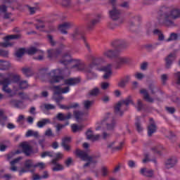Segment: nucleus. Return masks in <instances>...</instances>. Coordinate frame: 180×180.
I'll list each match as a JSON object with an SVG mask.
<instances>
[{
  "label": "nucleus",
  "mask_w": 180,
  "mask_h": 180,
  "mask_svg": "<svg viewBox=\"0 0 180 180\" xmlns=\"http://www.w3.org/2000/svg\"><path fill=\"white\" fill-rule=\"evenodd\" d=\"M103 56H101L98 58L94 59L93 62L89 65L87 68V72L89 75H94V77H96V75L94 74V72L91 70H96V71H100L105 72L103 77L104 79H108L112 77V64H108L106 66H103L100 68L98 65L101 64H105L106 63L107 58H115V68H119L123 64H127V63H130V58L129 57H122L119 56V51L116 49H107L103 53Z\"/></svg>",
  "instance_id": "1"
},
{
  "label": "nucleus",
  "mask_w": 180,
  "mask_h": 180,
  "mask_svg": "<svg viewBox=\"0 0 180 180\" xmlns=\"http://www.w3.org/2000/svg\"><path fill=\"white\" fill-rule=\"evenodd\" d=\"M59 63L63 65H70V64H72V67L65 68L63 70L56 69L49 73L45 74L44 77L47 78L50 84L61 82V81H64V75H70L74 71H82L84 67L82 60L72 58L70 53H65L62 55Z\"/></svg>",
  "instance_id": "2"
},
{
  "label": "nucleus",
  "mask_w": 180,
  "mask_h": 180,
  "mask_svg": "<svg viewBox=\"0 0 180 180\" xmlns=\"http://www.w3.org/2000/svg\"><path fill=\"white\" fill-rule=\"evenodd\" d=\"M0 85H2L3 91L6 94H12V90L9 88L11 84H18L20 81V76L12 72L7 75L0 73Z\"/></svg>",
  "instance_id": "3"
},
{
  "label": "nucleus",
  "mask_w": 180,
  "mask_h": 180,
  "mask_svg": "<svg viewBox=\"0 0 180 180\" xmlns=\"http://www.w3.org/2000/svg\"><path fill=\"white\" fill-rule=\"evenodd\" d=\"M129 105H133V106H135L137 110H140L143 108V103H141V100H138L137 104L136 105L133 101V99L131 98V96H129L124 100L120 101L117 103L115 107V112H117V115L122 116V115H123V112L122 110H123L124 106H129Z\"/></svg>",
  "instance_id": "4"
},
{
  "label": "nucleus",
  "mask_w": 180,
  "mask_h": 180,
  "mask_svg": "<svg viewBox=\"0 0 180 180\" xmlns=\"http://www.w3.org/2000/svg\"><path fill=\"white\" fill-rule=\"evenodd\" d=\"M29 54V56H32V54H37L38 56L34 57V60L38 61H41L44 60V51L36 49L34 46H31L28 49L21 48L15 52V57L20 58L23 57L24 54Z\"/></svg>",
  "instance_id": "5"
},
{
  "label": "nucleus",
  "mask_w": 180,
  "mask_h": 180,
  "mask_svg": "<svg viewBox=\"0 0 180 180\" xmlns=\"http://www.w3.org/2000/svg\"><path fill=\"white\" fill-rule=\"evenodd\" d=\"M111 5L112 6V9L109 11V15L112 20H117V25H112V24L109 25L110 29H115L116 26L122 25L124 22V19L122 18V12L119 10V6L116 4V0H110Z\"/></svg>",
  "instance_id": "6"
},
{
  "label": "nucleus",
  "mask_w": 180,
  "mask_h": 180,
  "mask_svg": "<svg viewBox=\"0 0 180 180\" xmlns=\"http://www.w3.org/2000/svg\"><path fill=\"white\" fill-rule=\"evenodd\" d=\"M25 169H21L19 171V175H23L25 172H34V169L36 168H39V169H44L46 168V164L44 162H40L36 164H33V161L32 160H26L25 163ZM30 168H33L34 169H30Z\"/></svg>",
  "instance_id": "7"
},
{
  "label": "nucleus",
  "mask_w": 180,
  "mask_h": 180,
  "mask_svg": "<svg viewBox=\"0 0 180 180\" xmlns=\"http://www.w3.org/2000/svg\"><path fill=\"white\" fill-rule=\"evenodd\" d=\"M75 154L82 161H86V163L84 165V168H86V167H95L96 160H94V158L89 156L88 152L77 149L75 151Z\"/></svg>",
  "instance_id": "8"
},
{
  "label": "nucleus",
  "mask_w": 180,
  "mask_h": 180,
  "mask_svg": "<svg viewBox=\"0 0 180 180\" xmlns=\"http://www.w3.org/2000/svg\"><path fill=\"white\" fill-rule=\"evenodd\" d=\"M105 124L107 126V130H113V128L115 127V121L110 117V114H109V117H106L104 120L96 122V130H102Z\"/></svg>",
  "instance_id": "9"
},
{
  "label": "nucleus",
  "mask_w": 180,
  "mask_h": 180,
  "mask_svg": "<svg viewBox=\"0 0 180 180\" xmlns=\"http://www.w3.org/2000/svg\"><path fill=\"white\" fill-rule=\"evenodd\" d=\"M180 18V11L179 9L172 10L169 14L165 15V22L167 26H171L174 25V22L170 19H178Z\"/></svg>",
  "instance_id": "10"
},
{
  "label": "nucleus",
  "mask_w": 180,
  "mask_h": 180,
  "mask_svg": "<svg viewBox=\"0 0 180 180\" xmlns=\"http://www.w3.org/2000/svg\"><path fill=\"white\" fill-rule=\"evenodd\" d=\"M79 38L82 39V40H83L84 44L86 49L88 50V51H91V45L89 44V43H88L86 37L84 36V34H82V32H81V30H79V29L77 28L72 34V39H73L74 40H77V39Z\"/></svg>",
  "instance_id": "11"
},
{
  "label": "nucleus",
  "mask_w": 180,
  "mask_h": 180,
  "mask_svg": "<svg viewBox=\"0 0 180 180\" xmlns=\"http://www.w3.org/2000/svg\"><path fill=\"white\" fill-rule=\"evenodd\" d=\"M19 37L20 36L18 34L8 35L4 37L5 42L0 43V46L1 47H11V46H13V43H12L11 41L15 39H19Z\"/></svg>",
  "instance_id": "12"
},
{
  "label": "nucleus",
  "mask_w": 180,
  "mask_h": 180,
  "mask_svg": "<svg viewBox=\"0 0 180 180\" xmlns=\"http://www.w3.org/2000/svg\"><path fill=\"white\" fill-rule=\"evenodd\" d=\"M63 49H64V45H61L60 48L58 49H49L48 50V58H58L60 56H61V53L63 52Z\"/></svg>",
  "instance_id": "13"
},
{
  "label": "nucleus",
  "mask_w": 180,
  "mask_h": 180,
  "mask_svg": "<svg viewBox=\"0 0 180 180\" xmlns=\"http://www.w3.org/2000/svg\"><path fill=\"white\" fill-rule=\"evenodd\" d=\"M70 92V87H63V85L53 86L54 95H61V94H68Z\"/></svg>",
  "instance_id": "14"
},
{
  "label": "nucleus",
  "mask_w": 180,
  "mask_h": 180,
  "mask_svg": "<svg viewBox=\"0 0 180 180\" xmlns=\"http://www.w3.org/2000/svg\"><path fill=\"white\" fill-rule=\"evenodd\" d=\"M123 144H124V142H120L118 144L117 141H114L108 143L107 148H110L112 151H119V150H122Z\"/></svg>",
  "instance_id": "15"
},
{
  "label": "nucleus",
  "mask_w": 180,
  "mask_h": 180,
  "mask_svg": "<svg viewBox=\"0 0 180 180\" xmlns=\"http://www.w3.org/2000/svg\"><path fill=\"white\" fill-rule=\"evenodd\" d=\"M19 148H22V153H25L27 155H30L32 153V148L27 142H22L19 146Z\"/></svg>",
  "instance_id": "16"
},
{
  "label": "nucleus",
  "mask_w": 180,
  "mask_h": 180,
  "mask_svg": "<svg viewBox=\"0 0 180 180\" xmlns=\"http://www.w3.org/2000/svg\"><path fill=\"white\" fill-rule=\"evenodd\" d=\"M73 116L76 119V122H82L83 120H86V113L84 112L74 111Z\"/></svg>",
  "instance_id": "17"
},
{
  "label": "nucleus",
  "mask_w": 180,
  "mask_h": 180,
  "mask_svg": "<svg viewBox=\"0 0 180 180\" xmlns=\"http://www.w3.org/2000/svg\"><path fill=\"white\" fill-rule=\"evenodd\" d=\"M157 131V126H155V123H154V120L153 118L150 119V124L148 127V135L150 136H153V133Z\"/></svg>",
  "instance_id": "18"
},
{
  "label": "nucleus",
  "mask_w": 180,
  "mask_h": 180,
  "mask_svg": "<svg viewBox=\"0 0 180 180\" xmlns=\"http://www.w3.org/2000/svg\"><path fill=\"white\" fill-rule=\"evenodd\" d=\"M87 140H91V141H98L101 139V135L94 134V132L91 129H88L86 133Z\"/></svg>",
  "instance_id": "19"
},
{
  "label": "nucleus",
  "mask_w": 180,
  "mask_h": 180,
  "mask_svg": "<svg viewBox=\"0 0 180 180\" xmlns=\"http://www.w3.org/2000/svg\"><path fill=\"white\" fill-rule=\"evenodd\" d=\"M9 104L14 108H17V109H23L25 108V104L22 101H16L15 99L10 100Z\"/></svg>",
  "instance_id": "20"
},
{
  "label": "nucleus",
  "mask_w": 180,
  "mask_h": 180,
  "mask_svg": "<svg viewBox=\"0 0 180 180\" xmlns=\"http://www.w3.org/2000/svg\"><path fill=\"white\" fill-rule=\"evenodd\" d=\"M71 23L70 22H64L63 24L59 25L58 30L63 34H67L68 33L67 30L71 27Z\"/></svg>",
  "instance_id": "21"
},
{
  "label": "nucleus",
  "mask_w": 180,
  "mask_h": 180,
  "mask_svg": "<svg viewBox=\"0 0 180 180\" xmlns=\"http://www.w3.org/2000/svg\"><path fill=\"white\" fill-rule=\"evenodd\" d=\"M70 143H71V137L70 136L65 137L62 141V146L66 151H70Z\"/></svg>",
  "instance_id": "22"
},
{
  "label": "nucleus",
  "mask_w": 180,
  "mask_h": 180,
  "mask_svg": "<svg viewBox=\"0 0 180 180\" xmlns=\"http://www.w3.org/2000/svg\"><path fill=\"white\" fill-rule=\"evenodd\" d=\"M71 117H72V114H71V112H68L66 115L61 112H59L56 115V119H58V120H60V122H63L64 120H68L69 119H71Z\"/></svg>",
  "instance_id": "23"
},
{
  "label": "nucleus",
  "mask_w": 180,
  "mask_h": 180,
  "mask_svg": "<svg viewBox=\"0 0 180 180\" xmlns=\"http://www.w3.org/2000/svg\"><path fill=\"white\" fill-rule=\"evenodd\" d=\"M80 81L81 80L79 79V78L75 77V78H70V79H65L64 80V82H65V85L72 86V85H77V84H79Z\"/></svg>",
  "instance_id": "24"
},
{
  "label": "nucleus",
  "mask_w": 180,
  "mask_h": 180,
  "mask_svg": "<svg viewBox=\"0 0 180 180\" xmlns=\"http://www.w3.org/2000/svg\"><path fill=\"white\" fill-rule=\"evenodd\" d=\"M41 109L43 110L45 115H49L46 110H54L56 109V105L53 104L45 103L41 106Z\"/></svg>",
  "instance_id": "25"
},
{
  "label": "nucleus",
  "mask_w": 180,
  "mask_h": 180,
  "mask_svg": "<svg viewBox=\"0 0 180 180\" xmlns=\"http://www.w3.org/2000/svg\"><path fill=\"white\" fill-rule=\"evenodd\" d=\"M60 109H65L68 110L70 109H79V103H73L70 105H59Z\"/></svg>",
  "instance_id": "26"
},
{
  "label": "nucleus",
  "mask_w": 180,
  "mask_h": 180,
  "mask_svg": "<svg viewBox=\"0 0 180 180\" xmlns=\"http://www.w3.org/2000/svg\"><path fill=\"white\" fill-rule=\"evenodd\" d=\"M6 11H8V6H6L5 4L0 6V12H1V13H4V18L9 19V18L12 16V13H6Z\"/></svg>",
  "instance_id": "27"
},
{
  "label": "nucleus",
  "mask_w": 180,
  "mask_h": 180,
  "mask_svg": "<svg viewBox=\"0 0 180 180\" xmlns=\"http://www.w3.org/2000/svg\"><path fill=\"white\" fill-rule=\"evenodd\" d=\"M176 55L175 53H170L166 58V67L167 68H169L171 67L172 62L175 60Z\"/></svg>",
  "instance_id": "28"
},
{
  "label": "nucleus",
  "mask_w": 180,
  "mask_h": 180,
  "mask_svg": "<svg viewBox=\"0 0 180 180\" xmlns=\"http://www.w3.org/2000/svg\"><path fill=\"white\" fill-rule=\"evenodd\" d=\"M11 68V63L8 61L0 60V70L1 71H6Z\"/></svg>",
  "instance_id": "29"
},
{
  "label": "nucleus",
  "mask_w": 180,
  "mask_h": 180,
  "mask_svg": "<svg viewBox=\"0 0 180 180\" xmlns=\"http://www.w3.org/2000/svg\"><path fill=\"white\" fill-rule=\"evenodd\" d=\"M140 93L141 94V95H143V98L147 102H154V99L150 97V96L148 95V92H147L146 89H142L140 91Z\"/></svg>",
  "instance_id": "30"
},
{
  "label": "nucleus",
  "mask_w": 180,
  "mask_h": 180,
  "mask_svg": "<svg viewBox=\"0 0 180 180\" xmlns=\"http://www.w3.org/2000/svg\"><path fill=\"white\" fill-rule=\"evenodd\" d=\"M130 76H126L125 77L122 79L121 81L118 83V86H120V88H124V86H126V84L129 82V81H130Z\"/></svg>",
  "instance_id": "31"
},
{
  "label": "nucleus",
  "mask_w": 180,
  "mask_h": 180,
  "mask_svg": "<svg viewBox=\"0 0 180 180\" xmlns=\"http://www.w3.org/2000/svg\"><path fill=\"white\" fill-rule=\"evenodd\" d=\"M175 164H176V158H172L166 161L165 167L166 168H172Z\"/></svg>",
  "instance_id": "32"
},
{
  "label": "nucleus",
  "mask_w": 180,
  "mask_h": 180,
  "mask_svg": "<svg viewBox=\"0 0 180 180\" xmlns=\"http://www.w3.org/2000/svg\"><path fill=\"white\" fill-rule=\"evenodd\" d=\"M20 160H22V157H18L10 162V164L11 165V167L10 169L11 171H13V172L18 171V167L15 166V165L18 164L19 162V161H20Z\"/></svg>",
  "instance_id": "33"
},
{
  "label": "nucleus",
  "mask_w": 180,
  "mask_h": 180,
  "mask_svg": "<svg viewBox=\"0 0 180 180\" xmlns=\"http://www.w3.org/2000/svg\"><path fill=\"white\" fill-rule=\"evenodd\" d=\"M141 174L143 175V176H153V172L146 168H142L141 169Z\"/></svg>",
  "instance_id": "34"
},
{
  "label": "nucleus",
  "mask_w": 180,
  "mask_h": 180,
  "mask_svg": "<svg viewBox=\"0 0 180 180\" xmlns=\"http://www.w3.org/2000/svg\"><path fill=\"white\" fill-rule=\"evenodd\" d=\"M52 164L54 165V167H53V171H61V169H64L63 165H61L58 164V162H57L56 160H53Z\"/></svg>",
  "instance_id": "35"
},
{
  "label": "nucleus",
  "mask_w": 180,
  "mask_h": 180,
  "mask_svg": "<svg viewBox=\"0 0 180 180\" xmlns=\"http://www.w3.org/2000/svg\"><path fill=\"white\" fill-rule=\"evenodd\" d=\"M6 120H8V117L4 115V110H0V124H1V126H5Z\"/></svg>",
  "instance_id": "36"
},
{
  "label": "nucleus",
  "mask_w": 180,
  "mask_h": 180,
  "mask_svg": "<svg viewBox=\"0 0 180 180\" xmlns=\"http://www.w3.org/2000/svg\"><path fill=\"white\" fill-rule=\"evenodd\" d=\"M71 128H72L73 133H77V131H81V130H82V129H84V126L73 124H72Z\"/></svg>",
  "instance_id": "37"
},
{
  "label": "nucleus",
  "mask_w": 180,
  "mask_h": 180,
  "mask_svg": "<svg viewBox=\"0 0 180 180\" xmlns=\"http://www.w3.org/2000/svg\"><path fill=\"white\" fill-rule=\"evenodd\" d=\"M32 136L37 138V137H39V132L34 131L32 129L28 130L25 134V137H32Z\"/></svg>",
  "instance_id": "38"
},
{
  "label": "nucleus",
  "mask_w": 180,
  "mask_h": 180,
  "mask_svg": "<svg viewBox=\"0 0 180 180\" xmlns=\"http://www.w3.org/2000/svg\"><path fill=\"white\" fill-rule=\"evenodd\" d=\"M48 123H50V120L43 119L41 121L38 122L37 127H39V129H41V127H44V126H46V124H48Z\"/></svg>",
  "instance_id": "39"
},
{
  "label": "nucleus",
  "mask_w": 180,
  "mask_h": 180,
  "mask_svg": "<svg viewBox=\"0 0 180 180\" xmlns=\"http://www.w3.org/2000/svg\"><path fill=\"white\" fill-rule=\"evenodd\" d=\"M101 14H98L97 15V18L93 20L91 22H90V25L89 26V28L91 29V27H92V26H95V25H96V23L99 22V20L101 19Z\"/></svg>",
  "instance_id": "40"
},
{
  "label": "nucleus",
  "mask_w": 180,
  "mask_h": 180,
  "mask_svg": "<svg viewBox=\"0 0 180 180\" xmlns=\"http://www.w3.org/2000/svg\"><path fill=\"white\" fill-rule=\"evenodd\" d=\"M37 22L38 24L36 25V29L40 32H43V29H44V22L40 20H39Z\"/></svg>",
  "instance_id": "41"
},
{
  "label": "nucleus",
  "mask_w": 180,
  "mask_h": 180,
  "mask_svg": "<svg viewBox=\"0 0 180 180\" xmlns=\"http://www.w3.org/2000/svg\"><path fill=\"white\" fill-rule=\"evenodd\" d=\"M101 174L102 176H108L109 174V168L106 166L101 167Z\"/></svg>",
  "instance_id": "42"
},
{
  "label": "nucleus",
  "mask_w": 180,
  "mask_h": 180,
  "mask_svg": "<svg viewBox=\"0 0 180 180\" xmlns=\"http://www.w3.org/2000/svg\"><path fill=\"white\" fill-rule=\"evenodd\" d=\"M22 73L25 74L26 77H32V75H33V72L30 68H23Z\"/></svg>",
  "instance_id": "43"
},
{
  "label": "nucleus",
  "mask_w": 180,
  "mask_h": 180,
  "mask_svg": "<svg viewBox=\"0 0 180 180\" xmlns=\"http://www.w3.org/2000/svg\"><path fill=\"white\" fill-rule=\"evenodd\" d=\"M19 85V89H26L27 86H29V84H27V81H21L18 84Z\"/></svg>",
  "instance_id": "44"
},
{
  "label": "nucleus",
  "mask_w": 180,
  "mask_h": 180,
  "mask_svg": "<svg viewBox=\"0 0 180 180\" xmlns=\"http://www.w3.org/2000/svg\"><path fill=\"white\" fill-rule=\"evenodd\" d=\"M179 35L176 33H172L170 37L166 39V41H172L174 40H178Z\"/></svg>",
  "instance_id": "45"
},
{
  "label": "nucleus",
  "mask_w": 180,
  "mask_h": 180,
  "mask_svg": "<svg viewBox=\"0 0 180 180\" xmlns=\"http://www.w3.org/2000/svg\"><path fill=\"white\" fill-rule=\"evenodd\" d=\"M41 158H46V157H54V153L50 151H46L41 154Z\"/></svg>",
  "instance_id": "46"
},
{
  "label": "nucleus",
  "mask_w": 180,
  "mask_h": 180,
  "mask_svg": "<svg viewBox=\"0 0 180 180\" xmlns=\"http://www.w3.org/2000/svg\"><path fill=\"white\" fill-rule=\"evenodd\" d=\"M161 150H162V146H155L151 148V151L155 154H161Z\"/></svg>",
  "instance_id": "47"
},
{
  "label": "nucleus",
  "mask_w": 180,
  "mask_h": 180,
  "mask_svg": "<svg viewBox=\"0 0 180 180\" xmlns=\"http://www.w3.org/2000/svg\"><path fill=\"white\" fill-rule=\"evenodd\" d=\"M154 34H158L159 40L160 41H162V40H164V35L161 33V31L158 30H155L153 31Z\"/></svg>",
  "instance_id": "48"
},
{
  "label": "nucleus",
  "mask_w": 180,
  "mask_h": 180,
  "mask_svg": "<svg viewBox=\"0 0 180 180\" xmlns=\"http://www.w3.org/2000/svg\"><path fill=\"white\" fill-rule=\"evenodd\" d=\"M98 94H99V89H98V87L94 88L89 92V95H91V96H96V95H98Z\"/></svg>",
  "instance_id": "49"
},
{
  "label": "nucleus",
  "mask_w": 180,
  "mask_h": 180,
  "mask_svg": "<svg viewBox=\"0 0 180 180\" xmlns=\"http://www.w3.org/2000/svg\"><path fill=\"white\" fill-rule=\"evenodd\" d=\"M92 101H85L84 102V109H89V108H91V106H92Z\"/></svg>",
  "instance_id": "50"
},
{
  "label": "nucleus",
  "mask_w": 180,
  "mask_h": 180,
  "mask_svg": "<svg viewBox=\"0 0 180 180\" xmlns=\"http://www.w3.org/2000/svg\"><path fill=\"white\" fill-rule=\"evenodd\" d=\"M139 120H140V118L138 119V121L135 123L136 127V130L139 131V133L143 131V127H141V124H140V122H139Z\"/></svg>",
  "instance_id": "51"
},
{
  "label": "nucleus",
  "mask_w": 180,
  "mask_h": 180,
  "mask_svg": "<svg viewBox=\"0 0 180 180\" xmlns=\"http://www.w3.org/2000/svg\"><path fill=\"white\" fill-rule=\"evenodd\" d=\"M110 84L109 82H102L101 84V89H108V88H109L110 86Z\"/></svg>",
  "instance_id": "52"
},
{
  "label": "nucleus",
  "mask_w": 180,
  "mask_h": 180,
  "mask_svg": "<svg viewBox=\"0 0 180 180\" xmlns=\"http://www.w3.org/2000/svg\"><path fill=\"white\" fill-rule=\"evenodd\" d=\"M45 136H46L47 137H51L53 136H54V134H53V131H51V129L49 128L44 134Z\"/></svg>",
  "instance_id": "53"
},
{
  "label": "nucleus",
  "mask_w": 180,
  "mask_h": 180,
  "mask_svg": "<svg viewBox=\"0 0 180 180\" xmlns=\"http://www.w3.org/2000/svg\"><path fill=\"white\" fill-rule=\"evenodd\" d=\"M135 78H136V79H139L141 80L143 79V78H144V75H143V73H140V72H136L134 75Z\"/></svg>",
  "instance_id": "54"
},
{
  "label": "nucleus",
  "mask_w": 180,
  "mask_h": 180,
  "mask_svg": "<svg viewBox=\"0 0 180 180\" xmlns=\"http://www.w3.org/2000/svg\"><path fill=\"white\" fill-rule=\"evenodd\" d=\"M18 0H3V3H4L6 5L11 6L14 2H17Z\"/></svg>",
  "instance_id": "55"
},
{
  "label": "nucleus",
  "mask_w": 180,
  "mask_h": 180,
  "mask_svg": "<svg viewBox=\"0 0 180 180\" xmlns=\"http://www.w3.org/2000/svg\"><path fill=\"white\" fill-rule=\"evenodd\" d=\"M28 9L30 11V13L31 15H33L34 13H36V11H37V7H30V6H28Z\"/></svg>",
  "instance_id": "56"
},
{
  "label": "nucleus",
  "mask_w": 180,
  "mask_h": 180,
  "mask_svg": "<svg viewBox=\"0 0 180 180\" xmlns=\"http://www.w3.org/2000/svg\"><path fill=\"white\" fill-rule=\"evenodd\" d=\"M128 166L129 167V168L136 167V162H134L133 160L128 161Z\"/></svg>",
  "instance_id": "57"
},
{
  "label": "nucleus",
  "mask_w": 180,
  "mask_h": 180,
  "mask_svg": "<svg viewBox=\"0 0 180 180\" xmlns=\"http://www.w3.org/2000/svg\"><path fill=\"white\" fill-rule=\"evenodd\" d=\"M8 54H9L8 51L0 50V56H2V57H8Z\"/></svg>",
  "instance_id": "58"
},
{
  "label": "nucleus",
  "mask_w": 180,
  "mask_h": 180,
  "mask_svg": "<svg viewBox=\"0 0 180 180\" xmlns=\"http://www.w3.org/2000/svg\"><path fill=\"white\" fill-rule=\"evenodd\" d=\"M162 82L163 84H165V82H167V79H168V75H162L161 77Z\"/></svg>",
  "instance_id": "59"
},
{
  "label": "nucleus",
  "mask_w": 180,
  "mask_h": 180,
  "mask_svg": "<svg viewBox=\"0 0 180 180\" xmlns=\"http://www.w3.org/2000/svg\"><path fill=\"white\" fill-rule=\"evenodd\" d=\"M48 39L49 40V43H51V46H56V41L53 40V37L51 35H49Z\"/></svg>",
  "instance_id": "60"
},
{
  "label": "nucleus",
  "mask_w": 180,
  "mask_h": 180,
  "mask_svg": "<svg viewBox=\"0 0 180 180\" xmlns=\"http://www.w3.org/2000/svg\"><path fill=\"white\" fill-rule=\"evenodd\" d=\"M32 179L33 180H40L41 179V176L39 175L38 174H34L32 176Z\"/></svg>",
  "instance_id": "61"
},
{
  "label": "nucleus",
  "mask_w": 180,
  "mask_h": 180,
  "mask_svg": "<svg viewBox=\"0 0 180 180\" xmlns=\"http://www.w3.org/2000/svg\"><path fill=\"white\" fill-rule=\"evenodd\" d=\"M175 78L176 79V84H180V72L175 74Z\"/></svg>",
  "instance_id": "62"
},
{
  "label": "nucleus",
  "mask_w": 180,
  "mask_h": 180,
  "mask_svg": "<svg viewBox=\"0 0 180 180\" xmlns=\"http://www.w3.org/2000/svg\"><path fill=\"white\" fill-rule=\"evenodd\" d=\"M70 4V0H62V5L63 6H69Z\"/></svg>",
  "instance_id": "63"
},
{
  "label": "nucleus",
  "mask_w": 180,
  "mask_h": 180,
  "mask_svg": "<svg viewBox=\"0 0 180 180\" xmlns=\"http://www.w3.org/2000/svg\"><path fill=\"white\" fill-rule=\"evenodd\" d=\"M166 110H167L169 113H174L175 112V108L172 107H166Z\"/></svg>",
  "instance_id": "64"
}]
</instances>
